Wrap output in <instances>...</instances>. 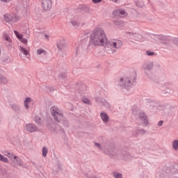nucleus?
Here are the masks:
<instances>
[{"label":"nucleus","mask_w":178,"mask_h":178,"mask_svg":"<svg viewBox=\"0 0 178 178\" xmlns=\"http://www.w3.org/2000/svg\"><path fill=\"white\" fill-rule=\"evenodd\" d=\"M15 161H13L15 165H17L18 166H22L23 163L22 162V160H20V158L19 157H15Z\"/></svg>","instance_id":"nucleus-15"},{"label":"nucleus","mask_w":178,"mask_h":178,"mask_svg":"<svg viewBox=\"0 0 178 178\" xmlns=\"http://www.w3.org/2000/svg\"><path fill=\"white\" fill-rule=\"evenodd\" d=\"M83 102H84V104H90V100H88L87 98H85L83 99Z\"/></svg>","instance_id":"nucleus-25"},{"label":"nucleus","mask_w":178,"mask_h":178,"mask_svg":"<svg viewBox=\"0 0 178 178\" xmlns=\"http://www.w3.org/2000/svg\"><path fill=\"white\" fill-rule=\"evenodd\" d=\"M44 37H45V38H47V40H49V35H45Z\"/></svg>","instance_id":"nucleus-31"},{"label":"nucleus","mask_w":178,"mask_h":178,"mask_svg":"<svg viewBox=\"0 0 178 178\" xmlns=\"http://www.w3.org/2000/svg\"><path fill=\"white\" fill-rule=\"evenodd\" d=\"M96 147H97L98 148H101V145H99V143H95Z\"/></svg>","instance_id":"nucleus-29"},{"label":"nucleus","mask_w":178,"mask_h":178,"mask_svg":"<svg viewBox=\"0 0 178 178\" xmlns=\"http://www.w3.org/2000/svg\"><path fill=\"white\" fill-rule=\"evenodd\" d=\"M108 44H110L112 48H121L123 43L118 39H112Z\"/></svg>","instance_id":"nucleus-5"},{"label":"nucleus","mask_w":178,"mask_h":178,"mask_svg":"<svg viewBox=\"0 0 178 178\" xmlns=\"http://www.w3.org/2000/svg\"><path fill=\"white\" fill-rule=\"evenodd\" d=\"M1 2H4L5 3H9V2H10V1L12 0H0Z\"/></svg>","instance_id":"nucleus-27"},{"label":"nucleus","mask_w":178,"mask_h":178,"mask_svg":"<svg viewBox=\"0 0 178 178\" xmlns=\"http://www.w3.org/2000/svg\"><path fill=\"white\" fill-rule=\"evenodd\" d=\"M41 8L43 10H51L52 0H41Z\"/></svg>","instance_id":"nucleus-4"},{"label":"nucleus","mask_w":178,"mask_h":178,"mask_svg":"<svg viewBox=\"0 0 178 178\" xmlns=\"http://www.w3.org/2000/svg\"><path fill=\"white\" fill-rule=\"evenodd\" d=\"M172 147H173V149H175V151H177V149H178V140H175L172 142Z\"/></svg>","instance_id":"nucleus-18"},{"label":"nucleus","mask_w":178,"mask_h":178,"mask_svg":"<svg viewBox=\"0 0 178 178\" xmlns=\"http://www.w3.org/2000/svg\"><path fill=\"white\" fill-rule=\"evenodd\" d=\"M72 23V25L74 26V27H79L80 26V23H79V22L76 21V20H72L71 22Z\"/></svg>","instance_id":"nucleus-21"},{"label":"nucleus","mask_w":178,"mask_h":178,"mask_svg":"<svg viewBox=\"0 0 178 178\" xmlns=\"http://www.w3.org/2000/svg\"><path fill=\"white\" fill-rule=\"evenodd\" d=\"M163 124V121H159L158 123V126H162Z\"/></svg>","instance_id":"nucleus-28"},{"label":"nucleus","mask_w":178,"mask_h":178,"mask_svg":"<svg viewBox=\"0 0 178 178\" xmlns=\"http://www.w3.org/2000/svg\"><path fill=\"white\" fill-rule=\"evenodd\" d=\"M102 120L104 122V123H106L109 120V117L108 116V114L106 113H102L100 114Z\"/></svg>","instance_id":"nucleus-14"},{"label":"nucleus","mask_w":178,"mask_h":178,"mask_svg":"<svg viewBox=\"0 0 178 178\" xmlns=\"http://www.w3.org/2000/svg\"><path fill=\"white\" fill-rule=\"evenodd\" d=\"M38 120H40V118H35V122H36V123H38Z\"/></svg>","instance_id":"nucleus-30"},{"label":"nucleus","mask_w":178,"mask_h":178,"mask_svg":"<svg viewBox=\"0 0 178 178\" xmlns=\"http://www.w3.org/2000/svg\"><path fill=\"white\" fill-rule=\"evenodd\" d=\"M147 55H148V56H151L154 55V52H152V51H147Z\"/></svg>","instance_id":"nucleus-26"},{"label":"nucleus","mask_w":178,"mask_h":178,"mask_svg":"<svg viewBox=\"0 0 178 178\" xmlns=\"http://www.w3.org/2000/svg\"><path fill=\"white\" fill-rule=\"evenodd\" d=\"M139 118L140 120L143 122V124H145V126H147V124H148V118H147V116L145 115V114H144V113H140L139 114Z\"/></svg>","instance_id":"nucleus-10"},{"label":"nucleus","mask_w":178,"mask_h":178,"mask_svg":"<svg viewBox=\"0 0 178 178\" xmlns=\"http://www.w3.org/2000/svg\"><path fill=\"white\" fill-rule=\"evenodd\" d=\"M19 20H20V17L17 15H10L9 14L4 15V21L10 24H15V23H17Z\"/></svg>","instance_id":"nucleus-3"},{"label":"nucleus","mask_w":178,"mask_h":178,"mask_svg":"<svg viewBox=\"0 0 178 178\" xmlns=\"http://www.w3.org/2000/svg\"><path fill=\"white\" fill-rule=\"evenodd\" d=\"M0 161H1V162H5L6 163H8L9 162V159H8V158L3 156V155L0 154Z\"/></svg>","instance_id":"nucleus-19"},{"label":"nucleus","mask_w":178,"mask_h":178,"mask_svg":"<svg viewBox=\"0 0 178 178\" xmlns=\"http://www.w3.org/2000/svg\"><path fill=\"white\" fill-rule=\"evenodd\" d=\"M48 154V149L47 147H43L42 148V156H47V154Z\"/></svg>","instance_id":"nucleus-22"},{"label":"nucleus","mask_w":178,"mask_h":178,"mask_svg":"<svg viewBox=\"0 0 178 178\" xmlns=\"http://www.w3.org/2000/svg\"><path fill=\"white\" fill-rule=\"evenodd\" d=\"M3 41L6 47H12V39L8 33L3 34Z\"/></svg>","instance_id":"nucleus-7"},{"label":"nucleus","mask_w":178,"mask_h":178,"mask_svg":"<svg viewBox=\"0 0 178 178\" xmlns=\"http://www.w3.org/2000/svg\"><path fill=\"white\" fill-rule=\"evenodd\" d=\"M4 155L6 156H8V158H9V159H10V161H12L13 162H15V157H17L13 153L8 152H4Z\"/></svg>","instance_id":"nucleus-12"},{"label":"nucleus","mask_w":178,"mask_h":178,"mask_svg":"<svg viewBox=\"0 0 178 178\" xmlns=\"http://www.w3.org/2000/svg\"><path fill=\"white\" fill-rule=\"evenodd\" d=\"M111 1H113V2H115V3L119 1V0H111Z\"/></svg>","instance_id":"nucleus-32"},{"label":"nucleus","mask_w":178,"mask_h":178,"mask_svg":"<svg viewBox=\"0 0 178 178\" xmlns=\"http://www.w3.org/2000/svg\"><path fill=\"white\" fill-rule=\"evenodd\" d=\"M106 35L101 28L95 29L90 35V43L93 47H102L106 43Z\"/></svg>","instance_id":"nucleus-1"},{"label":"nucleus","mask_w":178,"mask_h":178,"mask_svg":"<svg viewBox=\"0 0 178 178\" xmlns=\"http://www.w3.org/2000/svg\"><path fill=\"white\" fill-rule=\"evenodd\" d=\"M20 51L22 52V54H24V55H25L26 56V55H29V51L26 49V48L23 47H20Z\"/></svg>","instance_id":"nucleus-20"},{"label":"nucleus","mask_w":178,"mask_h":178,"mask_svg":"<svg viewBox=\"0 0 178 178\" xmlns=\"http://www.w3.org/2000/svg\"><path fill=\"white\" fill-rule=\"evenodd\" d=\"M30 102H31V98H30V97H27L24 100V106H25L26 109H29V104H30Z\"/></svg>","instance_id":"nucleus-16"},{"label":"nucleus","mask_w":178,"mask_h":178,"mask_svg":"<svg viewBox=\"0 0 178 178\" xmlns=\"http://www.w3.org/2000/svg\"><path fill=\"white\" fill-rule=\"evenodd\" d=\"M136 80V77L130 78V76H124L120 79V81L122 84L124 86H129L131 81H134Z\"/></svg>","instance_id":"nucleus-6"},{"label":"nucleus","mask_w":178,"mask_h":178,"mask_svg":"<svg viewBox=\"0 0 178 178\" xmlns=\"http://www.w3.org/2000/svg\"><path fill=\"white\" fill-rule=\"evenodd\" d=\"M38 55H47V51L43 49H39L37 50Z\"/></svg>","instance_id":"nucleus-17"},{"label":"nucleus","mask_w":178,"mask_h":178,"mask_svg":"<svg viewBox=\"0 0 178 178\" xmlns=\"http://www.w3.org/2000/svg\"><path fill=\"white\" fill-rule=\"evenodd\" d=\"M113 177L115 178H122V174L118 173V172H114L113 173Z\"/></svg>","instance_id":"nucleus-23"},{"label":"nucleus","mask_w":178,"mask_h":178,"mask_svg":"<svg viewBox=\"0 0 178 178\" xmlns=\"http://www.w3.org/2000/svg\"><path fill=\"white\" fill-rule=\"evenodd\" d=\"M113 15L114 16H120V17H126V16H127V13L124 10L119 9L114 10Z\"/></svg>","instance_id":"nucleus-8"},{"label":"nucleus","mask_w":178,"mask_h":178,"mask_svg":"<svg viewBox=\"0 0 178 178\" xmlns=\"http://www.w3.org/2000/svg\"><path fill=\"white\" fill-rule=\"evenodd\" d=\"M93 3H99V2H102V0H92Z\"/></svg>","instance_id":"nucleus-24"},{"label":"nucleus","mask_w":178,"mask_h":178,"mask_svg":"<svg viewBox=\"0 0 178 178\" xmlns=\"http://www.w3.org/2000/svg\"><path fill=\"white\" fill-rule=\"evenodd\" d=\"M51 116H53L56 120V122H60L62 119H63V114L62 111L57 108L56 106H52L51 108Z\"/></svg>","instance_id":"nucleus-2"},{"label":"nucleus","mask_w":178,"mask_h":178,"mask_svg":"<svg viewBox=\"0 0 178 178\" xmlns=\"http://www.w3.org/2000/svg\"><path fill=\"white\" fill-rule=\"evenodd\" d=\"M4 155L6 156H8V158H9V159H10V161H12L13 162H15V157H17L13 153L8 152H4Z\"/></svg>","instance_id":"nucleus-13"},{"label":"nucleus","mask_w":178,"mask_h":178,"mask_svg":"<svg viewBox=\"0 0 178 178\" xmlns=\"http://www.w3.org/2000/svg\"><path fill=\"white\" fill-rule=\"evenodd\" d=\"M26 129L27 131H29L30 133H34V131H37V128H35L34 125L31 124H27Z\"/></svg>","instance_id":"nucleus-11"},{"label":"nucleus","mask_w":178,"mask_h":178,"mask_svg":"<svg viewBox=\"0 0 178 178\" xmlns=\"http://www.w3.org/2000/svg\"><path fill=\"white\" fill-rule=\"evenodd\" d=\"M14 34L16 35L17 38L19 40L22 44H24L25 45L27 44V39L23 38V35L19 34L17 31H14Z\"/></svg>","instance_id":"nucleus-9"}]
</instances>
